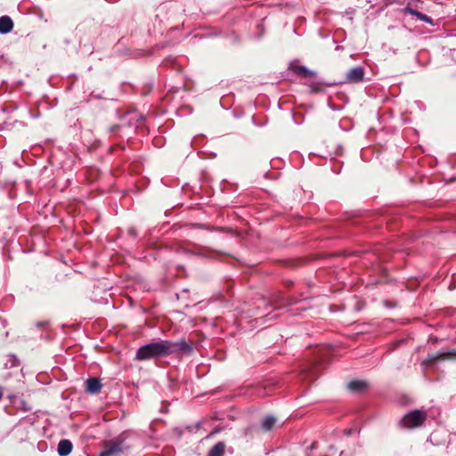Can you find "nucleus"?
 I'll use <instances>...</instances> for the list:
<instances>
[{"label":"nucleus","mask_w":456,"mask_h":456,"mask_svg":"<svg viewBox=\"0 0 456 456\" xmlns=\"http://www.w3.org/2000/svg\"><path fill=\"white\" fill-rule=\"evenodd\" d=\"M191 351L192 346L183 339L176 342L161 340L144 345V359L165 356L175 353L189 354Z\"/></svg>","instance_id":"f257e3e1"},{"label":"nucleus","mask_w":456,"mask_h":456,"mask_svg":"<svg viewBox=\"0 0 456 456\" xmlns=\"http://www.w3.org/2000/svg\"><path fill=\"white\" fill-rule=\"evenodd\" d=\"M428 413L424 410H413L407 412L400 420V426L404 428H417L427 420Z\"/></svg>","instance_id":"f03ea898"},{"label":"nucleus","mask_w":456,"mask_h":456,"mask_svg":"<svg viewBox=\"0 0 456 456\" xmlns=\"http://www.w3.org/2000/svg\"><path fill=\"white\" fill-rule=\"evenodd\" d=\"M125 449L124 442L121 440H111L106 443L104 450L99 456H115Z\"/></svg>","instance_id":"7ed1b4c3"},{"label":"nucleus","mask_w":456,"mask_h":456,"mask_svg":"<svg viewBox=\"0 0 456 456\" xmlns=\"http://www.w3.org/2000/svg\"><path fill=\"white\" fill-rule=\"evenodd\" d=\"M364 69L362 66H356L350 69L346 75V83H360L364 78Z\"/></svg>","instance_id":"20e7f679"},{"label":"nucleus","mask_w":456,"mask_h":456,"mask_svg":"<svg viewBox=\"0 0 456 456\" xmlns=\"http://www.w3.org/2000/svg\"><path fill=\"white\" fill-rule=\"evenodd\" d=\"M451 357L456 358V349H452V350L445 351V352H440V353L429 354L428 356V358L423 362V364L428 365V364L435 362L436 360L447 359V358H451Z\"/></svg>","instance_id":"39448f33"},{"label":"nucleus","mask_w":456,"mask_h":456,"mask_svg":"<svg viewBox=\"0 0 456 456\" xmlns=\"http://www.w3.org/2000/svg\"><path fill=\"white\" fill-rule=\"evenodd\" d=\"M102 389V383L98 378H89L86 381V390L89 394H98Z\"/></svg>","instance_id":"423d86ee"},{"label":"nucleus","mask_w":456,"mask_h":456,"mask_svg":"<svg viewBox=\"0 0 456 456\" xmlns=\"http://www.w3.org/2000/svg\"><path fill=\"white\" fill-rule=\"evenodd\" d=\"M290 70L296 74L297 76L304 78L313 77L315 76V73L310 69H308L305 66L302 65H295L290 66Z\"/></svg>","instance_id":"0eeeda50"},{"label":"nucleus","mask_w":456,"mask_h":456,"mask_svg":"<svg viewBox=\"0 0 456 456\" xmlns=\"http://www.w3.org/2000/svg\"><path fill=\"white\" fill-rule=\"evenodd\" d=\"M73 449L72 443L68 439H62L59 442L57 452L60 456H68Z\"/></svg>","instance_id":"6e6552de"},{"label":"nucleus","mask_w":456,"mask_h":456,"mask_svg":"<svg viewBox=\"0 0 456 456\" xmlns=\"http://www.w3.org/2000/svg\"><path fill=\"white\" fill-rule=\"evenodd\" d=\"M403 12L404 13H408V14H411L412 16H415L417 19H419L421 21H424L425 23L433 24V20H432V19L429 16H428V15H426V14H424V13H422V12H420L415 10V9H412L410 6L404 7L403 9Z\"/></svg>","instance_id":"1a4fd4ad"},{"label":"nucleus","mask_w":456,"mask_h":456,"mask_svg":"<svg viewBox=\"0 0 456 456\" xmlns=\"http://www.w3.org/2000/svg\"><path fill=\"white\" fill-rule=\"evenodd\" d=\"M13 28V21L9 16L0 17V34H7Z\"/></svg>","instance_id":"9d476101"},{"label":"nucleus","mask_w":456,"mask_h":456,"mask_svg":"<svg viewBox=\"0 0 456 456\" xmlns=\"http://www.w3.org/2000/svg\"><path fill=\"white\" fill-rule=\"evenodd\" d=\"M224 442H218L208 452L207 456H224L225 452Z\"/></svg>","instance_id":"9b49d317"},{"label":"nucleus","mask_w":456,"mask_h":456,"mask_svg":"<svg viewBox=\"0 0 456 456\" xmlns=\"http://www.w3.org/2000/svg\"><path fill=\"white\" fill-rule=\"evenodd\" d=\"M289 304V303L288 300L285 299L282 296L276 295L272 298L268 305L273 307L274 309H281Z\"/></svg>","instance_id":"f8f14e48"},{"label":"nucleus","mask_w":456,"mask_h":456,"mask_svg":"<svg viewBox=\"0 0 456 456\" xmlns=\"http://www.w3.org/2000/svg\"><path fill=\"white\" fill-rule=\"evenodd\" d=\"M275 423H276V418L272 415H268L263 419L262 428H263V429L269 431L273 428Z\"/></svg>","instance_id":"ddd939ff"},{"label":"nucleus","mask_w":456,"mask_h":456,"mask_svg":"<svg viewBox=\"0 0 456 456\" xmlns=\"http://www.w3.org/2000/svg\"><path fill=\"white\" fill-rule=\"evenodd\" d=\"M347 387L352 391H361L366 387V383L361 380H353L348 383Z\"/></svg>","instance_id":"4468645a"},{"label":"nucleus","mask_w":456,"mask_h":456,"mask_svg":"<svg viewBox=\"0 0 456 456\" xmlns=\"http://www.w3.org/2000/svg\"><path fill=\"white\" fill-rule=\"evenodd\" d=\"M136 358L138 360H142V346H139L136 351Z\"/></svg>","instance_id":"2eb2a0df"},{"label":"nucleus","mask_w":456,"mask_h":456,"mask_svg":"<svg viewBox=\"0 0 456 456\" xmlns=\"http://www.w3.org/2000/svg\"><path fill=\"white\" fill-rule=\"evenodd\" d=\"M4 396V388L2 387H0V401L2 400Z\"/></svg>","instance_id":"dca6fc26"},{"label":"nucleus","mask_w":456,"mask_h":456,"mask_svg":"<svg viewBox=\"0 0 456 456\" xmlns=\"http://www.w3.org/2000/svg\"><path fill=\"white\" fill-rule=\"evenodd\" d=\"M271 314L270 313H267L266 314H265V317H268V319H272V318H274L276 317V315H273V316H270Z\"/></svg>","instance_id":"f3484780"},{"label":"nucleus","mask_w":456,"mask_h":456,"mask_svg":"<svg viewBox=\"0 0 456 456\" xmlns=\"http://www.w3.org/2000/svg\"><path fill=\"white\" fill-rule=\"evenodd\" d=\"M43 325H44V323H43V322H37V326H38V327H42Z\"/></svg>","instance_id":"a211bd4d"},{"label":"nucleus","mask_w":456,"mask_h":456,"mask_svg":"<svg viewBox=\"0 0 456 456\" xmlns=\"http://www.w3.org/2000/svg\"><path fill=\"white\" fill-rule=\"evenodd\" d=\"M311 447L312 449L315 448V443H314Z\"/></svg>","instance_id":"6ab92c4d"}]
</instances>
